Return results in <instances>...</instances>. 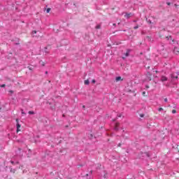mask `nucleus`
<instances>
[{
	"instance_id": "f257e3e1",
	"label": "nucleus",
	"mask_w": 179,
	"mask_h": 179,
	"mask_svg": "<svg viewBox=\"0 0 179 179\" xmlns=\"http://www.w3.org/2000/svg\"><path fill=\"white\" fill-rule=\"evenodd\" d=\"M17 122V132H20V124H19V119H16Z\"/></svg>"
},
{
	"instance_id": "f03ea898",
	"label": "nucleus",
	"mask_w": 179,
	"mask_h": 179,
	"mask_svg": "<svg viewBox=\"0 0 179 179\" xmlns=\"http://www.w3.org/2000/svg\"><path fill=\"white\" fill-rule=\"evenodd\" d=\"M172 79H178V73H173L171 75Z\"/></svg>"
},
{
	"instance_id": "7ed1b4c3",
	"label": "nucleus",
	"mask_w": 179,
	"mask_h": 179,
	"mask_svg": "<svg viewBox=\"0 0 179 179\" xmlns=\"http://www.w3.org/2000/svg\"><path fill=\"white\" fill-rule=\"evenodd\" d=\"M151 76H152V74H150V73H148L146 80H148V81L152 80V77Z\"/></svg>"
},
{
	"instance_id": "20e7f679",
	"label": "nucleus",
	"mask_w": 179,
	"mask_h": 179,
	"mask_svg": "<svg viewBox=\"0 0 179 179\" xmlns=\"http://www.w3.org/2000/svg\"><path fill=\"white\" fill-rule=\"evenodd\" d=\"M118 127H120V124L115 123V131H118V129H119Z\"/></svg>"
},
{
	"instance_id": "39448f33",
	"label": "nucleus",
	"mask_w": 179,
	"mask_h": 179,
	"mask_svg": "<svg viewBox=\"0 0 179 179\" xmlns=\"http://www.w3.org/2000/svg\"><path fill=\"white\" fill-rule=\"evenodd\" d=\"M161 80H162V82H166V80H167V77L163 76L161 78Z\"/></svg>"
},
{
	"instance_id": "423d86ee",
	"label": "nucleus",
	"mask_w": 179,
	"mask_h": 179,
	"mask_svg": "<svg viewBox=\"0 0 179 179\" xmlns=\"http://www.w3.org/2000/svg\"><path fill=\"white\" fill-rule=\"evenodd\" d=\"M129 52H131V50L127 49V52L125 53V57H129Z\"/></svg>"
},
{
	"instance_id": "0eeeda50",
	"label": "nucleus",
	"mask_w": 179,
	"mask_h": 179,
	"mask_svg": "<svg viewBox=\"0 0 179 179\" xmlns=\"http://www.w3.org/2000/svg\"><path fill=\"white\" fill-rule=\"evenodd\" d=\"M124 16L125 17H127V19H129V17H131V16H132V13H127Z\"/></svg>"
},
{
	"instance_id": "6e6552de",
	"label": "nucleus",
	"mask_w": 179,
	"mask_h": 179,
	"mask_svg": "<svg viewBox=\"0 0 179 179\" xmlns=\"http://www.w3.org/2000/svg\"><path fill=\"white\" fill-rule=\"evenodd\" d=\"M116 82H120V80H122V78H121V76H117L115 78Z\"/></svg>"
},
{
	"instance_id": "1a4fd4ad",
	"label": "nucleus",
	"mask_w": 179,
	"mask_h": 179,
	"mask_svg": "<svg viewBox=\"0 0 179 179\" xmlns=\"http://www.w3.org/2000/svg\"><path fill=\"white\" fill-rule=\"evenodd\" d=\"M85 85H89L90 83V82L89 81V80H86L84 82Z\"/></svg>"
},
{
	"instance_id": "9d476101",
	"label": "nucleus",
	"mask_w": 179,
	"mask_h": 179,
	"mask_svg": "<svg viewBox=\"0 0 179 179\" xmlns=\"http://www.w3.org/2000/svg\"><path fill=\"white\" fill-rule=\"evenodd\" d=\"M50 11H51V8L46 9V13H50Z\"/></svg>"
},
{
	"instance_id": "9b49d317",
	"label": "nucleus",
	"mask_w": 179,
	"mask_h": 179,
	"mask_svg": "<svg viewBox=\"0 0 179 179\" xmlns=\"http://www.w3.org/2000/svg\"><path fill=\"white\" fill-rule=\"evenodd\" d=\"M100 27H101V26L100 24H98L96 26V29H100Z\"/></svg>"
},
{
	"instance_id": "f8f14e48",
	"label": "nucleus",
	"mask_w": 179,
	"mask_h": 179,
	"mask_svg": "<svg viewBox=\"0 0 179 179\" xmlns=\"http://www.w3.org/2000/svg\"><path fill=\"white\" fill-rule=\"evenodd\" d=\"M140 117H141V118H143V117H145V115H144L143 113L140 114Z\"/></svg>"
},
{
	"instance_id": "ddd939ff",
	"label": "nucleus",
	"mask_w": 179,
	"mask_h": 179,
	"mask_svg": "<svg viewBox=\"0 0 179 179\" xmlns=\"http://www.w3.org/2000/svg\"><path fill=\"white\" fill-rule=\"evenodd\" d=\"M176 113H177V110H172V114H176Z\"/></svg>"
},
{
	"instance_id": "4468645a",
	"label": "nucleus",
	"mask_w": 179,
	"mask_h": 179,
	"mask_svg": "<svg viewBox=\"0 0 179 179\" xmlns=\"http://www.w3.org/2000/svg\"><path fill=\"white\" fill-rule=\"evenodd\" d=\"M28 113L30 114V115H33V114H34V112H33V111H29Z\"/></svg>"
},
{
	"instance_id": "2eb2a0df",
	"label": "nucleus",
	"mask_w": 179,
	"mask_h": 179,
	"mask_svg": "<svg viewBox=\"0 0 179 179\" xmlns=\"http://www.w3.org/2000/svg\"><path fill=\"white\" fill-rule=\"evenodd\" d=\"M134 29L135 30H136V29H139V26L137 25V26L134 27Z\"/></svg>"
},
{
	"instance_id": "dca6fc26",
	"label": "nucleus",
	"mask_w": 179,
	"mask_h": 179,
	"mask_svg": "<svg viewBox=\"0 0 179 179\" xmlns=\"http://www.w3.org/2000/svg\"><path fill=\"white\" fill-rule=\"evenodd\" d=\"M5 86H6L5 84L0 85V87H5Z\"/></svg>"
},
{
	"instance_id": "f3484780",
	"label": "nucleus",
	"mask_w": 179,
	"mask_h": 179,
	"mask_svg": "<svg viewBox=\"0 0 179 179\" xmlns=\"http://www.w3.org/2000/svg\"><path fill=\"white\" fill-rule=\"evenodd\" d=\"M158 111H163V108H159L158 109Z\"/></svg>"
},
{
	"instance_id": "a211bd4d",
	"label": "nucleus",
	"mask_w": 179,
	"mask_h": 179,
	"mask_svg": "<svg viewBox=\"0 0 179 179\" xmlns=\"http://www.w3.org/2000/svg\"><path fill=\"white\" fill-rule=\"evenodd\" d=\"M103 178H107V173H105V174L103 175Z\"/></svg>"
},
{
	"instance_id": "6ab92c4d",
	"label": "nucleus",
	"mask_w": 179,
	"mask_h": 179,
	"mask_svg": "<svg viewBox=\"0 0 179 179\" xmlns=\"http://www.w3.org/2000/svg\"><path fill=\"white\" fill-rule=\"evenodd\" d=\"M117 117H122V114L120 113L119 115H117Z\"/></svg>"
},
{
	"instance_id": "aec40b11",
	"label": "nucleus",
	"mask_w": 179,
	"mask_h": 179,
	"mask_svg": "<svg viewBox=\"0 0 179 179\" xmlns=\"http://www.w3.org/2000/svg\"><path fill=\"white\" fill-rule=\"evenodd\" d=\"M10 172H11V173H15V169H10Z\"/></svg>"
},
{
	"instance_id": "412c9836",
	"label": "nucleus",
	"mask_w": 179,
	"mask_h": 179,
	"mask_svg": "<svg viewBox=\"0 0 179 179\" xmlns=\"http://www.w3.org/2000/svg\"><path fill=\"white\" fill-rule=\"evenodd\" d=\"M92 83H96V80H92Z\"/></svg>"
},
{
	"instance_id": "4be33fe9",
	"label": "nucleus",
	"mask_w": 179,
	"mask_h": 179,
	"mask_svg": "<svg viewBox=\"0 0 179 179\" xmlns=\"http://www.w3.org/2000/svg\"><path fill=\"white\" fill-rule=\"evenodd\" d=\"M36 33H37V31H32V34H36Z\"/></svg>"
},
{
	"instance_id": "5701e85b",
	"label": "nucleus",
	"mask_w": 179,
	"mask_h": 179,
	"mask_svg": "<svg viewBox=\"0 0 179 179\" xmlns=\"http://www.w3.org/2000/svg\"><path fill=\"white\" fill-rule=\"evenodd\" d=\"M164 101H165V103H167V101H168L167 98H165V99H164Z\"/></svg>"
},
{
	"instance_id": "b1692460",
	"label": "nucleus",
	"mask_w": 179,
	"mask_h": 179,
	"mask_svg": "<svg viewBox=\"0 0 179 179\" xmlns=\"http://www.w3.org/2000/svg\"><path fill=\"white\" fill-rule=\"evenodd\" d=\"M166 4L170 6V5L171 4L170 2H167Z\"/></svg>"
},
{
	"instance_id": "393cba45",
	"label": "nucleus",
	"mask_w": 179,
	"mask_h": 179,
	"mask_svg": "<svg viewBox=\"0 0 179 179\" xmlns=\"http://www.w3.org/2000/svg\"><path fill=\"white\" fill-rule=\"evenodd\" d=\"M147 38L148 39V41H151V39H150V36H148V37H147Z\"/></svg>"
},
{
	"instance_id": "a878e982",
	"label": "nucleus",
	"mask_w": 179,
	"mask_h": 179,
	"mask_svg": "<svg viewBox=\"0 0 179 179\" xmlns=\"http://www.w3.org/2000/svg\"><path fill=\"white\" fill-rule=\"evenodd\" d=\"M21 111H22V115L26 114V113L23 111V110H21Z\"/></svg>"
},
{
	"instance_id": "bb28decb",
	"label": "nucleus",
	"mask_w": 179,
	"mask_h": 179,
	"mask_svg": "<svg viewBox=\"0 0 179 179\" xmlns=\"http://www.w3.org/2000/svg\"><path fill=\"white\" fill-rule=\"evenodd\" d=\"M9 93H13V90H10Z\"/></svg>"
},
{
	"instance_id": "cd10ccee",
	"label": "nucleus",
	"mask_w": 179,
	"mask_h": 179,
	"mask_svg": "<svg viewBox=\"0 0 179 179\" xmlns=\"http://www.w3.org/2000/svg\"><path fill=\"white\" fill-rule=\"evenodd\" d=\"M133 22H134V23H136L137 21L136 20H134Z\"/></svg>"
},
{
	"instance_id": "c85d7f7f",
	"label": "nucleus",
	"mask_w": 179,
	"mask_h": 179,
	"mask_svg": "<svg viewBox=\"0 0 179 179\" xmlns=\"http://www.w3.org/2000/svg\"><path fill=\"white\" fill-rule=\"evenodd\" d=\"M145 87H146V89H149L148 85H146Z\"/></svg>"
},
{
	"instance_id": "c756f323",
	"label": "nucleus",
	"mask_w": 179,
	"mask_h": 179,
	"mask_svg": "<svg viewBox=\"0 0 179 179\" xmlns=\"http://www.w3.org/2000/svg\"><path fill=\"white\" fill-rule=\"evenodd\" d=\"M83 108H86V106H83Z\"/></svg>"
},
{
	"instance_id": "7c9ffc66",
	"label": "nucleus",
	"mask_w": 179,
	"mask_h": 179,
	"mask_svg": "<svg viewBox=\"0 0 179 179\" xmlns=\"http://www.w3.org/2000/svg\"><path fill=\"white\" fill-rule=\"evenodd\" d=\"M86 177H89V174H86Z\"/></svg>"
},
{
	"instance_id": "2f4dec72",
	"label": "nucleus",
	"mask_w": 179,
	"mask_h": 179,
	"mask_svg": "<svg viewBox=\"0 0 179 179\" xmlns=\"http://www.w3.org/2000/svg\"><path fill=\"white\" fill-rule=\"evenodd\" d=\"M118 146H121V143H119V144H118Z\"/></svg>"
},
{
	"instance_id": "473e14b6",
	"label": "nucleus",
	"mask_w": 179,
	"mask_h": 179,
	"mask_svg": "<svg viewBox=\"0 0 179 179\" xmlns=\"http://www.w3.org/2000/svg\"><path fill=\"white\" fill-rule=\"evenodd\" d=\"M12 164H13V161H11Z\"/></svg>"
},
{
	"instance_id": "72a5a7b5",
	"label": "nucleus",
	"mask_w": 179,
	"mask_h": 179,
	"mask_svg": "<svg viewBox=\"0 0 179 179\" xmlns=\"http://www.w3.org/2000/svg\"><path fill=\"white\" fill-rule=\"evenodd\" d=\"M90 173H91V174H92V173H93V171H91Z\"/></svg>"
},
{
	"instance_id": "f704fd0d",
	"label": "nucleus",
	"mask_w": 179,
	"mask_h": 179,
	"mask_svg": "<svg viewBox=\"0 0 179 179\" xmlns=\"http://www.w3.org/2000/svg\"><path fill=\"white\" fill-rule=\"evenodd\" d=\"M149 22V23H152V22L151 21H148Z\"/></svg>"
},
{
	"instance_id": "c9c22d12",
	"label": "nucleus",
	"mask_w": 179,
	"mask_h": 179,
	"mask_svg": "<svg viewBox=\"0 0 179 179\" xmlns=\"http://www.w3.org/2000/svg\"><path fill=\"white\" fill-rule=\"evenodd\" d=\"M29 71H31V68H29Z\"/></svg>"
},
{
	"instance_id": "e433bc0d",
	"label": "nucleus",
	"mask_w": 179,
	"mask_h": 179,
	"mask_svg": "<svg viewBox=\"0 0 179 179\" xmlns=\"http://www.w3.org/2000/svg\"><path fill=\"white\" fill-rule=\"evenodd\" d=\"M45 52H48L47 50H45Z\"/></svg>"
},
{
	"instance_id": "4c0bfd02",
	"label": "nucleus",
	"mask_w": 179,
	"mask_h": 179,
	"mask_svg": "<svg viewBox=\"0 0 179 179\" xmlns=\"http://www.w3.org/2000/svg\"><path fill=\"white\" fill-rule=\"evenodd\" d=\"M45 73L47 74V73H48V71H46V72H45Z\"/></svg>"
},
{
	"instance_id": "58836bf2",
	"label": "nucleus",
	"mask_w": 179,
	"mask_h": 179,
	"mask_svg": "<svg viewBox=\"0 0 179 179\" xmlns=\"http://www.w3.org/2000/svg\"><path fill=\"white\" fill-rule=\"evenodd\" d=\"M35 142H38V141H37V140H35Z\"/></svg>"
},
{
	"instance_id": "ea45409f",
	"label": "nucleus",
	"mask_w": 179,
	"mask_h": 179,
	"mask_svg": "<svg viewBox=\"0 0 179 179\" xmlns=\"http://www.w3.org/2000/svg\"><path fill=\"white\" fill-rule=\"evenodd\" d=\"M175 6H177V4H175Z\"/></svg>"
},
{
	"instance_id": "a19ab883",
	"label": "nucleus",
	"mask_w": 179,
	"mask_h": 179,
	"mask_svg": "<svg viewBox=\"0 0 179 179\" xmlns=\"http://www.w3.org/2000/svg\"><path fill=\"white\" fill-rule=\"evenodd\" d=\"M113 26H115V24H113Z\"/></svg>"
},
{
	"instance_id": "79ce46f5",
	"label": "nucleus",
	"mask_w": 179,
	"mask_h": 179,
	"mask_svg": "<svg viewBox=\"0 0 179 179\" xmlns=\"http://www.w3.org/2000/svg\"><path fill=\"white\" fill-rule=\"evenodd\" d=\"M113 121H115V120H113Z\"/></svg>"
}]
</instances>
